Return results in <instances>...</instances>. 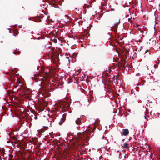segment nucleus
Instances as JSON below:
<instances>
[{
  "mask_svg": "<svg viewBox=\"0 0 160 160\" xmlns=\"http://www.w3.org/2000/svg\"><path fill=\"white\" fill-rule=\"evenodd\" d=\"M93 98V97L92 96V95H90V100H91V99H92V98Z\"/></svg>",
  "mask_w": 160,
  "mask_h": 160,
  "instance_id": "nucleus-16",
  "label": "nucleus"
},
{
  "mask_svg": "<svg viewBox=\"0 0 160 160\" xmlns=\"http://www.w3.org/2000/svg\"><path fill=\"white\" fill-rule=\"evenodd\" d=\"M31 93V90L29 89L25 88L24 90L23 93L25 95H30Z\"/></svg>",
  "mask_w": 160,
  "mask_h": 160,
  "instance_id": "nucleus-1",
  "label": "nucleus"
},
{
  "mask_svg": "<svg viewBox=\"0 0 160 160\" xmlns=\"http://www.w3.org/2000/svg\"><path fill=\"white\" fill-rule=\"evenodd\" d=\"M20 53V51H18L17 50H15L14 54L17 55H19Z\"/></svg>",
  "mask_w": 160,
  "mask_h": 160,
  "instance_id": "nucleus-7",
  "label": "nucleus"
},
{
  "mask_svg": "<svg viewBox=\"0 0 160 160\" xmlns=\"http://www.w3.org/2000/svg\"><path fill=\"white\" fill-rule=\"evenodd\" d=\"M123 147L125 149H128V144L127 143H125L123 144Z\"/></svg>",
  "mask_w": 160,
  "mask_h": 160,
  "instance_id": "nucleus-5",
  "label": "nucleus"
},
{
  "mask_svg": "<svg viewBox=\"0 0 160 160\" xmlns=\"http://www.w3.org/2000/svg\"><path fill=\"white\" fill-rule=\"evenodd\" d=\"M129 131L128 129H124L122 130V135L126 136L128 135L129 134Z\"/></svg>",
  "mask_w": 160,
  "mask_h": 160,
  "instance_id": "nucleus-2",
  "label": "nucleus"
},
{
  "mask_svg": "<svg viewBox=\"0 0 160 160\" xmlns=\"http://www.w3.org/2000/svg\"><path fill=\"white\" fill-rule=\"evenodd\" d=\"M19 34V32L18 31H16L14 32V36H16V35H18Z\"/></svg>",
  "mask_w": 160,
  "mask_h": 160,
  "instance_id": "nucleus-9",
  "label": "nucleus"
},
{
  "mask_svg": "<svg viewBox=\"0 0 160 160\" xmlns=\"http://www.w3.org/2000/svg\"><path fill=\"white\" fill-rule=\"evenodd\" d=\"M66 120V115L64 114L62 116V117L61 118V120L63 122Z\"/></svg>",
  "mask_w": 160,
  "mask_h": 160,
  "instance_id": "nucleus-4",
  "label": "nucleus"
},
{
  "mask_svg": "<svg viewBox=\"0 0 160 160\" xmlns=\"http://www.w3.org/2000/svg\"><path fill=\"white\" fill-rule=\"evenodd\" d=\"M63 123V122H62V121L61 120V121L59 122V124L60 125H61Z\"/></svg>",
  "mask_w": 160,
  "mask_h": 160,
  "instance_id": "nucleus-12",
  "label": "nucleus"
},
{
  "mask_svg": "<svg viewBox=\"0 0 160 160\" xmlns=\"http://www.w3.org/2000/svg\"><path fill=\"white\" fill-rule=\"evenodd\" d=\"M108 42L110 44V45L111 46H113V45L114 44V42H113L112 39H111L110 38L109 39H108Z\"/></svg>",
  "mask_w": 160,
  "mask_h": 160,
  "instance_id": "nucleus-3",
  "label": "nucleus"
},
{
  "mask_svg": "<svg viewBox=\"0 0 160 160\" xmlns=\"http://www.w3.org/2000/svg\"><path fill=\"white\" fill-rule=\"evenodd\" d=\"M154 67L155 68H157L158 67V65L157 64H155L154 65Z\"/></svg>",
  "mask_w": 160,
  "mask_h": 160,
  "instance_id": "nucleus-14",
  "label": "nucleus"
},
{
  "mask_svg": "<svg viewBox=\"0 0 160 160\" xmlns=\"http://www.w3.org/2000/svg\"><path fill=\"white\" fill-rule=\"evenodd\" d=\"M7 142L8 143H9L10 142H9V141H8Z\"/></svg>",
  "mask_w": 160,
  "mask_h": 160,
  "instance_id": "nucleus-20",
  "label": "nucleus"
},
{
  "mask_svg": "<svg viewBox=\"0 0 160 160\" xmlns=\"http://www.w3.org/2000/svg\"><path fill=\"white\" fill-rule=\"evenodd\" d=\"M18 83H21V82H20V81H18Z\"/></svg>",
  "mask_w": 160,
  "mask_h": 160,
  "instance_id": "nucleus-19",
  "label": "nucleus"
},
{
  "mask_svg": "<svg viewBox=\"0 0 160 160\" xmlns=\"http://www.w3.org/2000/svg\"><path fill=\"white\" fill-rule=\"evenodd\" d=\"M80 18L81 19H82V17H80Z\"/></svg>",
  "mask_w": 160,
  "mask_h": 160,
  "instance_id": "nucleus-21",
  "label": "nucleus"
},
{
  "mask_svg": "<svg viewBox=\"0 0 160 160\" xmlns=\"http://www.w3.org/2000/svg\"><path fill=\"white\" fill-rule=\"evenodd\" d=\"M95 128H96V127H95V126L94 125L93 126V127L92 128V132H94V131L95 130Z\"/></svg>",
  "mask_w": 160,
  "mask_h": 160,
  "instance_id": "nucleus-10",
  "label": "nucleus"
},
{
  "mask_svg": "<svg viewBox=\"0 0 160 160\" xmlns=\"http://www.w3.org/2000/svg\"><path fill=\"white\" fill-rule=\"evenodd\" d=\"M15 76H14L13 75H12L11 76V77L10 78V79L12 81H14L15 79Z\"/></svg>",
  "mask_w": 160,
  "mask_h": 160,
  "instance_id": "nucleus-6",
  "label": "nucleus"
},
{
  "mask_svg": "<svg viewBox=\"0 0 160 160\" xmlns=\"http://www.w3.org/2000/svg\"><path fill=\"white\" fill-rule=\"evenodd\" d=\"M30 142L31 143L33 144L34 145L35 144V143L33 142V141H30Z\"/></svg>",
  "mask_w": 160,
  "mask_h": 160,
  "instance_id": "nucleus-13",
  "label": "nucleus"
},
{
  "mask_svg": "<svg viewBox=\"0 0 160 160\" xmlns=\"http://www.w3.org/2000/svg\"><path fill=\"white\" fill-rule=\"evenodd\" d=\"M104 137V136H103V137H102V138H103Z\"/></svg>",
  "mask_w": 160,
  "mask_h": 160,
  "instance_id": "nucleus-22",
  "label": "nucleus"
},
{
  "mask_svg": "<svg viewBox=\"0 0 160 160\" xmlns=\"http://www.w3.org/2000/svg\"><path fill=\"white\" fill-rule=\"evenodd\" d=\"M117 28V26L116 24L114 25V27L113 28V29H116Z\"/></svg>",
  "mask_w": 160,
  "mask_h": 160,
  "instance_id": "nucleus-11",
  "label": "nucleus"
},
{
  "mask_svg": "<svg viewBox=\"0 0 160 160\" xmlns=\"http://www.w3.org/2000/svg\"><path fill=\"white\" fill-rule=\"evenodd\" d=\"M151 39H150V42H151Z\"/></svg>",
  "mask_w": 160,
  "mask_h": 160,
  "instance_id": "nucleus-23",
  "label": "nucleus"
},
{
  "mask_svg": "<svg viewBox=\"0 0 160 160\" xmlns=\"http://www.w3.org/2000/svg\"><path fill=\"white\" fill-rule=\"evenodd\" d=\"M81 121L79 120H77L76 121V123L77 124H79L81 123Z\"/></svg>",
  "mask_w": 160,
  "mask_h": 160,
  "instance_id": "nucleus-8",
  "label": "nucleus"
},
{
  "mask_svg": "<svg viewBox=\"0 0 160 160\" xmlns=\"http://www.w3.org/2000/svg\"><path fill=\"white\" fill-rule=\"evenodd\" d=\"M148 51H149L148 50H147L145 51V52L146 53H147L148 52Z\"/></svg>",
  "mask_w": 160,
  "mask_h": 160,
  "instance_id": "nucleus-18",
  "label": "nucleus"
},
{
  "mask_svg": "<svg viewBox=\"0 0 160 160\" xmlns=\"http://www.w3.org/2000/svg\"><path fill=\"white\" fill-rule=\"evenodd\" d=\"M66 17L67 18H68L69 19V18H68L69 17V16L68 15H65Z\"/></svg>",
  "mask_w": 160,
  "mask_h": 160,
  "instance_id": "nucleus-17",
  "label": "nucleus"
},
{
  "mask_svg": "<svg viewBox=\"0 0 160 160\" xmlns=\"http://www.w3.org/2000/svg\"><path fill=\"white\" fill-rule=\"evenodd\" d=\"M140 32L141 33L142 32V31H141V30H140Z\"/></svg>",
  "mask_w": 160,
  "mask_h": 160,
  "instance_id": "nucleus-24",
  "label": "nucleus"
},
{
  "mask_svg": "<svg viewBox=\"0 0 160 160\" xmlns=\"http://www.w3.org/2000/svg\"><path fill=\"white\" fill-rule=\"evenodd\" d=\"M49 16L48 17V18H49V16Z\"/></svg>",
  "mask_w": 160,
  "mask_h": 160,
  "instance_id": "nucleus-25",
  "label": "nucleus"
},
{
  "mask_svg": "<svg viewBox=\"0 0 160 160\" xmlns=\"http://www.w3.org/2000/svg\"><path fill=\"white\" fill-rule=\"evenodd\" d=\"M57 39H54V42L55 43H56L57 42Z\"/></svg>",
  "mask_w": 160,
  "mask_h": 160,
  "instance_id": "nucleus-15",
  "label": "nucleus"
}]
</instances>
